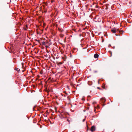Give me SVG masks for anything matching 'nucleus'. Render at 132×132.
<instances>
[{"label":"nucleus","mask_w":132,"mask_h":132,"mask_svg":"<svg viewBox=\"0 0 132 132\" xmlns=\"http://www.w3.org/2000/svg\"><path fill=\"white\" fill-rule=\"evenodd\" d=\"M28 28V27L27 25H26L25 27H24V29L26 30H27Z\"/></svg>","instance_id":"nucleus-7"},{"label":"nucleus","mask_w":132,"mask_h":132,"mask_svg":"<svg viewBox=\"0 0 132 132\" xmlns=\"http://www.w3.org/2000/svg\"><path fill=\"white\" fill-rule=\"evenodd\" d=\"M99 108V106L98 105H97V106L95 108V111H96V109H98Z\"/></svg>","instance_id":"nucleus-9"},{"label":"nucleus","mask_w":132,"mask_h":132,"mask_svg":"<svg viewBox=\"0 0 132 132\" xmlns=\"http://www.w3.org/2000/svg\"><path fill=\"white\" fill-rule=\"evenodd\" d=\"M105 101V99L104 98H102L100 100V102L103 104L104 103Z\"/></svg>","instance_id":"nucleus-2"},{"label":"nucleus","mask_w":132,"mask_h":132,"mask_svg":"<svg viewBox=\"0 0 132 132\" xmlns=\"http://www.w3.org/2000/svg\"><path fill=\"white\" fill-rule=\"evenodd\" d=\"M95 103H96V102H93V104H95Z\"/></svg>","instance_id":"nucleus-17"},{"label":"nucleus","mask_w":132,"mask_h":132,"mask_svg":"<svg viewBox=\"0 0 132 132\" xmlns=\"http://www.w3.org/2000/svg\"><path fill=\"white\" fill-rule=\"evenodd\" d=\"M95 130V127L94 126H93L91 127V130L92 131H93Z\"/></svg>","instance_id":"nucleus-4"},{"label":"nucleus","mask_w":132,"mask_h":132,"mask_svg":"<svg viewBox=\"0 0 132 132\" xmlns=\"http://www.w3.org/2000/svg\"><path fill=\"white\" fill-rule=\"evenodd\" d=\"M15 69L16 71L18 72H19L20 71V69H19L18 68H15Z\"/></svg>","instance_id":"nucleus-8"},{"label":"nucleus","mask_w":132,"mask_h":132,"mask_svg":"<svg viewBox=\"0 0 132 132\" xmlns=\"http://www.w3.org/2000/svg\"><path fill=\"white\" fill-rule=\"evenodd\" d=\"M68 120V121H69V120L68 119V120Z\"/></svg>","instance_id":"nucleus-22"},{"label":"nucleus","mask_w":132,"mask_h":132,"mask_svg":"<svg viewBox=\"0 0 132 132\" xmlns=\"http://www.w3.org/2000/svg\"><path fill=\"white\" fill-rule=\"evenodd\" d=\"M58 30L60 32H62L64 30L63 29H62L60 27L58 28Z\"/></svg>","instance_id":"nucleus-5"},{"label":"nucleus","mask_w":132,"mask_h":132,"mask_svg":"<svg viewBox=\"0 0 132 132\" xmlns=\"http://www.w3.org/2000/svg\"><path fill=\"white\" fill-rule=\"evenodd\" d=\"M111 31L113 33H115L117 31V29L116 28H114Z\"/></svg>","instance_id":"nucleus-3"},{"label":"nucleus","mask_w":132,"mask_h":132,"mask_svg":"<svg viewBox=\"0 0 132 132\" xmlns=\"http://www.w3.org/2000/svg\"><path fill=\"white\" fill-rule=\"evenodd\" d=\"M59 112L61 114V115L63 117H65V114L67 113L63 111L60 109L59 111Z\"/></svg>","instance_id":"nucleus-1"},{"label":"nucleus","mask_w":132,"mask_h":132,"mask_svg":"<svg viewBox=\"0 0 132 132\" xmlns=\"http://www.w3.org/2000/svg\"><path fill=\"white\" fill-rule=\"evenodd\" d=\"M41 126H40V127L41 128Z\"/></svg>","instance_id":"nucleus-23"},{"label":"nucleus","mask_w":132,"mask_h":132,"mask_svg":"<svg viewBox=\"0 0 132 132\" xmlns=\"http://www.w3.org/2000/svg\"><path fill=\"white\" fill-rule=\"evenodd\" d=\"M42 44L43 45H45L46 44V43L44 41H43L42 42Z\"/></svg>","instance_id":"nucleus-10"},{"label":"nucleus","mask_w":132,"mask_h":132,"mask_svg":"<svg viewBox=\"0 0 132 132\" xmlns=\"http://www.w3.org/2000/svg\"><path fill=\"white\" fill-rule=\"evenodd\" d=\"M48 110H46L45 112V113L47 114H48Z\"/></svg>","instance_id":"nucleus-12"},{"label":"nucleus","mask_w":132,"mask_h":132,"mask_svg":"<svg viewBox=\"0 0 132 132\" xmlns=\"http://www.w3.org/2000/svg\"><path fill=\"white\" fill-rule=\"evenodd\" d=\"M109 53H110V57H111V56H112V52H110V51H109Z\"/></svg>","instance_id":"nucleus-13"},{"label":"nucleus","mask_w":132,"mask_h":132,"mask_svg":"<svg viewBox=\"0 0 132 132\" xmlns=\"http://www.w3.org/2000/svg\"><path fill=\"white\" fill-rule=\"evenodd\" d=\"M85 120V117L82 120V121L83 122H84Z\"/></svg>","instance_id":"nucleus-14"},{"label":"nucleus","mask_w":132,"mask_h":132,"mask_svg":"<svg viewBox=\"0 0 132 132\" xmlns=\"http://www.w3.org/2000/svg\"><path fill=\"white\" fill-rule=\"evenodd\" d=\"M82 100H84V99L83 98H82Z\"/></svg>","instance_id":"nucleus-20"},{"label":"nucleus","mask_w":132,"mask_h":132,"mask_svg":"<svg viewBox=\"0 0 132 132\" xmlns=\"http://www.w3.org/2000/svg\"><path fill=\"white\" fill-rule=\"evenodd\" d=\"M21 64H22V66H23V63H22Z\"/></svg>","instance_id":"nucleus-18"},{"label":"nucleus","mask_w":132,"mask_h":132,"mask_svg":"<svg viewBox=\"0 0 132 132\" xmlns=\"http://www.w3.org/2000/svg\"><path fill=\"white\" fill-rule=\"evenodd\" d=\"M64 36V35L62 34H60V36L61 37H63Z\"/></svg>","instance_id":"nucleus-11"},{"label":"nucleus","mask_w":132,"mask_h":132,"mask_svg":"<svg viewBox=\"0 0 132 132\" xmlns=\"http://www.w3.org/2000/svg\"><path fill=\"white\" fill-rule=\"evenodd\" d=\"M104 105H105V104H103V106Z\"/></svg>","instance_id":"nucleus-21"},{"label":"nucleus","mask_w":132,"mask_h":132,"mask_svg":"<svg viewBox=\"0 0 132 132\" xmlns=\"http://www.w3.org/2000/svg\"><path fill=\"white\" fill-rule=\"evenodd\" d=\"M51 3H53L54 2V0H51Z\"/></svg>","instance_id":"nucleus-16"},{"label":"nucleus","mask_w":132,"mask_h":132,"mask_svg":"<svg viewBox=\"0 0 132 132\" xmlns=\"http://www.w3.org/2000/svg\"><path fill=\"white\" fill-rule=\"evenodd\" d=\"M94 56L95 58H96L98 57V55L97 54H94Z\"/></svg>","instance_id":"nucleus-6"},{"label":"nucleus","mask_w":132,"mask_h":132,"mask_svg":"<svg viewBox=\"0 0 132 132\" xmlns=\"http://www.w3.org/2000/svg\"><path fill=\"white\" fill-rule=\"evenodd\" d=\"M62 64V63L61 62H59L58 64V65H59V64Z\"/></svg>","instance_id":"nucleus-15"},{"label":"nucleus","mask_w":132,"mask_h":132,"mask_svg":"<svg viewBox=\"0 0 132 132\" xmlns=\"http://www.w3.org/2000/svg\"><path fill=\"white\" fill-rule=\"evenodd\" d=\"M14 60H15V59H14L13 60V61L14 62Z\"/></svg>","instance_id":"nucleus-19"}]
</instances>
